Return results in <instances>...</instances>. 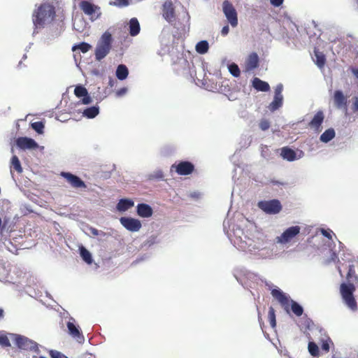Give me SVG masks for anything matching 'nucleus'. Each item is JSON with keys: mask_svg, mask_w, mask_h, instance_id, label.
I'll use <instances>...</instances> for the list:
<instances>
[{"mask_svg": "<svg viewBox=\"0 0 358 358\" xmlns=\"http://www.w3.org/2000/svg\"><path fill=\"white\" fill-rule=\"evenodd\" d=\"M223 228L231 243L239 250L245 252L257 259H274L279 254L274 248L266 247V240L263 234L255 230L251 224L250 228L244 231L239 226L231 224L229 220L223 222Z\"/></svg>", "mask_w": 358, "mask_h": 358, "instance_id": "obj_1", "label": "nucleus"}, {"mask_svg": "<svg viewBox=\"0 0 358 358\" xmlns=\"http://www.w3.org/2000/svg\"><path fill=\"white\" fill-rule=\"evenodd\" d=\"M55 15V8L50 3H43L36 8L33 13L34 34L36 33V30L44 28L50 24Z\"/></svg>", "mask_w": 358, "mask_h": 358, "instance_id": "obj_2", "label": "nucleus"}, {"mask_svg": "<svg viewBox=\"0 0 358 358\" xmlns=\"http://www.w3.org/2000/svg\"><path fill=\"white\" fill-rule=\"evenodd\" d=\"M112 35L108 31H105L97 42L95 48V58L101 61L110 52L112 44Z\"/></svg>", "mask_w": 358, "mask_h": 358, "instance_id": "obj_3", "label": "nucleus"}, {"mask_svg": "<svg viewBox=\"0 0 358 358\" xmlns=\"http://www.w3.org/2000/svg\"><path fill=\"white\" fill-rule=\"evenodd\" d=\"M355 287L352 284L343 283L341 285V294L342 299L345 306L352 311L357 310V301L354 297L353 292Z\"/></svg>", "mask_w": 358, "mask_h": 358, "instance_id": "obj_4", "label": "nucleus"}, {"mask_svg": "<svg viewBox=\"0 0 358 358\" xmlns=\"http://www.w3.org/2000/svg\"><path fill=\"white\" fill-rule=\"evenodd\" d=\"M12 338L15 341V345L20 349L33 351L37 354L40 353L38 345L27 337L18 334H11Z\"/></svg>", "mask_w": 358, "mask_h": 358, "instance_id": "obj_5", "label": "nucleus"}, {"mask_svg": "<svg viewBox=\"0 0 358 358\" xmlns=\"http://www.w3.org/2000/svg\"><path fill=\"white\" fill-rule=\"evenodd\" d=\"M80 8L90 17L91 21H95L101 15V8L90 1L84 0L79 3Z\"/></svg>", "mask_w": 358, "mask_h": 358, "instance_id": "obj_6", "label": "nucleus"}, {"mask_svg": "<svg viewBox=\"0 0 358 358\" xmlns=\"http://www.w3.org/2000/svg\"><path fill=\"white\" fill-rule=\"evenodd\" d=\"M301 231L299 226H292L286 229L280 236H278L275 238V241L278 244L286 245L290 243Z\"/></svg>", "mask_w": 358, "mask_h": 358, "instance_id": "obj_7", "label": "nucleus"}, {"mask_svg": "<svg viewBox=\"0 0 358 358\" xmlns=\"http://www.w3.org/2000/svg\"><path fill=\"white\" fill-rule=\"evenodd\" d=\"M68 333L71 337L79 344L85 343V337L78 324H76V320L69 317V321L66 322Z\"/></svg>", "mask_w": 358, "mask_h": 358, "instance_id": "obj_8", "label": "nucleus"}, {"mask_svg": "<svg viewBox=\"0 0 358 358\" xmlns=\"http://www.w3.org/2000/svg\"><path fill=\"white\" fill-rule=\"evenodd\" d=\"M257 206L264 213L269 215L277 214L280 213L282 209L281 203L277 199L260 201L258 202Z\"/></svg>", "mask_w": 358, "mask_h": 358, "instance_id": "obj_9", "label": "nucleus"}, {"mask_svg": "<svg viewBox=\"0 0 358 358\" xmlns=\"http://www.w3.org/2000/svg\"><path fill=\"white\" fill-rule=\"evenodd\" d=\"M222 11L228 22L233 27L238 25L237 12L233 4L228 0H225L222 3Z\"/></svg>", "mask_w": 358, "mask_h": 358, "instance_id": "obj_10", "label": "nucleus"}, {"mask_svg": "<svg viewBox=\"0 0 358 358\" xmlns=\"http://www.w3.org/2000/svg\"><path fill=\"white\" fill-rule=\"evenodd\" d=\"M194 169L192 163L187 161L180 162L178 164H173L171 167V171L173 169L178 175L187 176L191 174Z\"/></svg>", "mask_w": 358, "mask_h": 358, "instance_id": "obj_11", "label": "nucleus"}, {"mask_svg": "<svg viewBox=\"0 0 358 358\" xmlns=\"http://www.w3.org/2000/svg\"><path fill=\"white\" fill-rule=\"evenodd\" d=\"M120 222L125 229L130 231H138L142 226L140 220L132 217H122Z\"/></svg>", "mask_w": 358, "mask_h": 358, "instance_id": "obj_12", "label": "nucleus"}, {"mask_svg": "<svg viewBox=\"0 0 358 358\" xmlns=\"http://www.w3.org/2000/svg\"><path fill=\"white\" fill-rule=\"evenodd\" d=\"M334 102L338 109L348 110V96L341 90H336L334 94Z\"/></svg>", "mask_w": 358, "mask_h": 358, "instance_id": "obj_13", "label": "nucleus"}, {"mask_svg": "<svg viewBox=\"0 0 358 358\" xmlns=\"http://www.w3.org/2000/svg\"><path fill=\"white\" fill-rule=\"evenodd\" d=\"M61 176L74 188H86V185L78 176L69 172H62Z\"/></svg>", "mask_w": 358, "mask_h": 358, "instance_id": "obj_14", "label": "nucleus"}, {"mask_svg": "<svg viewBox=\"0 0 358 358\" xmlns=\"http://www.w3.org/2000/svg\"><path fill=\"white\" fill-rule=\"evenodd\" d=\"M17 146L22 150H33L38 148V144L33 138L19 137L16 140Z\"/></svg>", "mask_w": 358, "mask_h": 358, "instance_id": "obj_15", "label": "nucleus"}, {"mask_svg": "<svg viewBox=\"0 0 358 358\" xmlns=\"http://www.w3.org/2000/svg\"><path fill=\"white\" fill-rule=\"evenodd\" d=\"M272 296L284 307V309L289 313V298L281 289L274 288L271 290Z\"/></svg>", "mask_w": 358, "mask_h": 358, "instance_id": "obj_16", "label": "nucleus"}, {"mask_svg": "<svg viewBox=\"0 0 358 358\" xmlns=\"http://www.w3.org/2000/svg\"><path fill=\"white\" fill-rule=\"evenodd\" d=\"M162 16L169 23L175 20V10L171 1H167L163 4Z\"/></svg>", "mask_w": 358, "mask_h": 358, "instance_id": "obj_17", "label": "nucleus"}, {"mask_svg": "<svg viewBox=\"0 0 358 358\" xmlns=\"http://www.w3.org/2000/svg\"><path fill=\"white\" fill-rule=\"evenodd\" d=\"M324 115L322 110L317 111L311 121L309 122V127L313 129L316 133L322 131V124L324 122Z\"/></svg>", "mask_w": 358, "mask_h": 358, "instance_id": "obj_18", "label": "nucleus"}, {"mask_svg": "<svg viewBox=\"0 0 358 358\" xmlns=\"http://www.w3.org/2000/svg\"><path fill=\"white\" fill-rule=\"evenodd\" d=\"M137 214L141 217H150L152 215L153 210L151 206L146 203H139L136 206Z\"/></svg>", "mask_w": 358, "mask_h": 358, "instance_id": "obj_19", "label": "nucleus"}, {"mask_svg": "<svg viewBox=\"0 0 358 358\" xmlns=\"http://www.w3.org/2000/svg\"><path fill=\"white\" fill-rule=\"evenodd\" d=\"M338 271L341 276L343 275V272H347V279L351 280L355 275L354 265L348 263L343 264L342 266L338 265Z\"/></svg>", "mask_w": 358, "mask_h": 358, "instance_id": "obj_20", "label": "nucleus"}, {"mask_svg": "<svg viewBox=\"0 0 358 358\" xmlns=\"http://www.w3.org/2000/svg\"><path fill=\"white\" fill-rule=\"evenodd\" d=\"M252 87L259 92H268L270 86L268 83L258 78H253L252 81Z\"/></svg>", "mask_w": 358, "mask_h": 358, "instance_id": "obj_21", "label": "nucleus"}, {"mask_svg": "<svg viewBox=\"0 0 358 358\" xmlns=\"http://www.w3.org/2000/svg\"><path fill=\"white\" fill-rule=\"evenodd\" d=\"M259 65V57L257 53H251L246 61L247 71H252L257 68Z\"/></svg>", "mask_w": 358, "mask_h": 358, "instance_id": "obj_22", "label": "nucleus"}, {"mask_svg": "<svg viewBox=\"0 0 358 358\" xmlns=\"http://www.w3.org/2000/svg\"><path fill=\"white\" fill-rule=\"evenodd\" d=\"M134 202L131 199H121L116 206V209L119 212H124L134 206Z\"/></svg>", "mask_w": 358, "mask_h": 358, "instance_id": "obj_23", "label": "nucleus"}, {"mask_svg": "<svg viewBox=\"0 0 358 358\" xmlns=\"http://www.w3.org/2000/svg\"><path fill=\"white\" fill-rule=\"evenodd\" d=\"M280 155L284 159L289 162H293L298 159L295 151L287 147L281 149Z\"/></svg>", "mask_w": 358, "mask_h": 358, "instance_id": "obj_24", "label": "nucleus"}, {"mask_svg": "<svg viewBox=\"0 0 358 358\" xmlns=\"http://www.w3.org/2000/svg\"><path fill=\"white\" fill-rule=\"evenodd\" d=\"M140 24L136 17L131 18L129 22V31L131 36H135L140 32Z\"/></svg>", "mask_w": 358, "mask_h": 358, "instance_id": "obj_25", "label": "nucleus"}, {"mask_svg": "<svg viewBox=\"0 0 358 358\" xmlns=\"http://www.w3.org/2000/svg\"><path fill=\"white\" fill-rule=\"evenodd\" d=\"M115 75L120 80H125L129 75L128 68L124 64L118 65L115 71Z\"/></svg>", "mask_w": 358, "mask_h": 358, "instance_id": "obj_26", "label": "nucleus"}, {"mask_svg": "<svg viewBox=\"0 0 358 358\" xmlns=\"http://www.w3.org/2000/svg\"><path fill=\"white\" fill-rule=\"evenodd\" d=\"M80 255L83 260L87 264H91L93 262L92 254L84 246L81 245L79 248Z\"/></svg>", "mask_w": 358, "mask_h": 358, "instance_id": "obj_27", "label": "nucleus"}, {"mask_svg": "<svg viewBox=\"0 0 358 358\" xmlns=\"http://www.w3.org/2000/svg\"><path fill=\"white\" fill-rule=\"evenodd\" d=\"M335 131L334 129L330 128L327 129L324 133H322L320 137V140L322 143H328L331 141L335 137Z\"/></svg>", "mask_w": 358, "mask_h": 358, "instance_id": "obj_28", "label": "nucleus"}, {"mask_svg": "<svg viewBox=\"0 0 358 358\" xmlns=\"http://www.w3.org/2000/svg\"><path fill=\"white\" fill-rule=\"evenodd\" d=\"M283 97L275 96L273 101L269 104L268 108L270 111L274 112L282 106Z\"/></svg>", "mask_w": 358, "mask_h": 358, "instance_id": "obj_29", "label": "nucleus"}, {"mask_svg": "<svg viewBox=\"0 0 358 358\" xmlns=\"http://www.w3.org/2000/svg\"><path fill=\"white\" fill-rule=\"evenodd\" d=\"M99 113V106H91L89 108H85L83 114L85 117L87 118H94Z\"/></svg>", "mask_w": 358, "mask_h": 358, "instance_id": "obj_30", "label": "nucleus"}, {"mask_svg": "<svg viewBox=\"0 0 358 358\" xmlns=\"http://www.w3.org/2000/svg\"><path fill=\"white\" fill-rule=\"evenodd\" d=\"M208 49L209 44L208 42L206 40L198 42L195 46L196 51L201 55H204L208 52Z\"/></svg>", "mask_w": 358, "mask_h": 358, "instance_id": "obj_31", "label": "nucleus"}, {"mask_svg": "<svg viewBox=\"0 0 358 358\" xmlns=\"http://www.w3.org/2000/svg\"><path fill=\"white\" fill-rule=\"evenodd\" d=\"M291 302V310L294 315L300 317L303 315V307L294 300H290Z\"/></svg>", "mask_w": 358, "mask_h": 358, "instance_id": "obj_32", "label": "nucleus"}, {"mask_svg": "<svg viewBox=\"0 0 358 358\" xmlns=\"http://www.w3.org/2000/svg\"><path fill=\"white\" fill-rule=\"evenodd\" d=\"M308 352L315 357H320V350L317 345L313 341H309L308 344Z\"/></svg>", "mask_w": 358, "mask_h": 358, "instance_id": "obj_33", "label": "nucleus"}, {"mask_svg": "<svg viewBox=\"0 0 358 358\" xmlns=\"http://www.w3.org/2000/svg\"><path fill=\"white\" fill-rule=\"evenodd\" d=\"M91 48H92L91 45H90L87 43L83 42L78 45H74L72 48V50H73V51H76L78 49V50H80L82 52L85 53V52H88Z\"/></svg>", "mask_w": 358, "mask_h": 358, "instance_id": "obj_34", "label": "nucleus"}, {"mask_svg": "<svg viewBox=\"0 0 358 358\" xmlns=\"http://www.w3.org/2000/svg\"><path fill=\"white\" fill-rule=\"evenodd\" d=\"M229 73L235 78L240 76L241 71L238 66L235 63H231L228 66Z\"/></svg>", "mask_w": 358, "mask_h": 358, "instance_id": "obj_35", "label": "nucleus"}, {"mask_svg": "<svg viewBox=\"0 0 358 358\" xmlns=\"http://www.w3.org/2000/svg\"><path fill=\"white\" fill-rule=\"evenodd\" d=\"M322 350L325 352H328L330 350V346H334V343L329 337L326 339H322Z\"/></svg>", "mask_w": 358, "mask_h": 358, "instance_id": "obj_36", "label": "nucleus"}, {"mask_svg": "<svg viewBox=\"0 0 358 358\" xmlns=\"http://www.w3.org/2000/svg\"><path fill=\"white\" fill-rule=\"evenodd\" d=\"M11 164L15 170L18 173L22 172V168L21 166L20 162L16 155H13L11 159Z\"/></svg>", "mask_w": 358, "mask_h": 358, "instance_id": "obj_37", "label": "nucleus"}, {"mask_svg": "<svg viewBox=\"0 0 358 358\" xmlns=\"http://www.w3.org/2000/svg\"><path fill=\"white\" fill-rule=\"evenodd\" d=\"M315 55L316 57V64L320 68H322L324 65V63H325L324 55L318 51H315Z\"/></svg>", "mask_w": 358, "mask_h": 358, "instance_id": "obj_38", "label": "nucleus"}, {"mask_svg": "<svg viewBox=\"0 0 358 358\" xmlns=\"http://www.w3.org/2000/svg\"><path fill=\"white\" fill-rule=\"evenodd\" d=\"M87 93H88V92H87V89L82 85L76 86L74 90V94L78 98H80V97L84 96L85 95H87Z\"/></svg>", "mask_w": 358, "mask_h": 358, "instance_id": "obj_39", "label": "nucleus"}, {"mask_svg": "<svg viewBox=\"0 0 358 358\" xmlns=\"http://www.w3.org/2000/svg\"><path fill=\"white\" fill-rule=\"evenodd\" d=\"M31 127L38 134H42L43 133L45 125L42 122H33L31 123Z\"/></svg>", "mask_w": 358, "mask_h": 358, "instance_id": "obj_40", "label": "nucleus"}, {"mask_svg": "<svg viewBox=\"0 0 358 358\" xmlns=\"http://www.w3.org/2000/svg\"><path fill=\"white\" fill-rule=\"evenodd\" d=\"M268 317V320H269L270 324H271V327L275 328L276 326V320H275V310L273 307L269 308Z\"/></svg>", "mask_w": 358, "mask_h": 358, "instance_id": "obj_41", "label": "nucleus"}, {"mask_svg": "<svg viewBox=\"0 0 358 358\" xmlns=\"http://www.w3.org/2000/svg\"><path fill=\"white\" fill-rule=\"evenodd\" d=\"M85 27V22L81 19H79L78 20H75V22L73 23L74 29L80 33H82L84 31Z\"/></svg>", "mask_w": 358, "mask_h": 358, "instance_id": "obj_42", "label": "nucleus"}, {"mask_svg": "<svg viewBox=\"0 0 358 358\" xmlns=\"http://www.w3.org/2000/svg\"><path fill=\"white\" fill-rule=\"evenodd\" d=\"M164 178V173L161 170H157L149 175L150 180H162Z\"/></svg>", "mask_w": 358, "mask_h": 358, "instance_id": "obj_43", "label": "nucleus"}, {"mask_svg": "<svg viewBox=\"0 0 358 358\" xmlns=\"http://www.w3.org/2000/svg\"><path fill=\"white\" fill-rule=\"evenodd\" d=\"M0 345L3 347L10 346V343L7 336L1 333H0Z\"/></svg>", "mask_w": 358, "mask_h": 358, "instance_id": "obj_44", "label": "nucleus"}, {"mask_svg": "<svg viewBox=\"0 0 358 358\" xmlns=\"http://www.w3.org/2000/svg\"><path fill=\"white\" fill-rule=\"evenodd\" d=\"M50 355L51 358H68L65 355L62 354V352L57 350H50Z\"/></svg>", "mask_w": 358, "mask_h": 358, "instance_id": "obj_45", "label": "nucleus"}, {"mask_svg": "<svg viewBox=\"0 0 358 358\" xmlns=\"http://www.w3.org/2000/svg\"><path fill=\"white\" fill-rule=\"evenodd\" d=\"M269 127H270V122L268 120H267L266 119L261 120V121L259 122V128L262 131H266L269 129Z\"/></svg>", "mask_w": 358, "mask_h": 358, "instance_id": "obj_46", "label": "nucleus"}, {"mask_svg": "<svg viewBox=\"0 0 358 358\" xmlns=\"http://www.w3.org/2000/svg\"><path fill=\"white\" fill-rule=\"evenodd\" d=\"M282 90H283V85L282 84H278L275 88V92H274V96H280V97H283L282 94Z\"/></svg>", "mask_w": 358, "mask_h": 358, "instance_id": "obj_47", "label": "nucleus"}, {"mask_svg": "<svg viewBox=\"0 0 358 358\" xmlns=\"http://www.w3.org/2000/svg\"><path fill=\"white\" fill-rule=\"evenodd\" d=\"M92 101V99L90 97V96L89 95V94L87 93V95H85L84 96H83V99L80 101V102H78V104L80 103H81L84 105H87V104H90Z\"/></svg>", "mask_w": 358, "mask_h": 358, "instance_id": "obj_48", "label": "nucleus"}, {"mask_svg": "<svg viewBox=\"0 0 358 358\" xmlns=\"http://www.w3.org/2000/svg\"><path fill=\"white\" fill-rule=\"evenodd\" d=\"M320 232L324 236L327 237V238H329V239L332 238L331 234H333V231L331 230L320 229Z\"/></svg>", "mask_w": 358, "mask_h": 358, "instance_id": "obj_49", "label": "nucleus"}, {"mask_svg": "<svg viewBox=\"0 0 358 358\" xmlns=\"http://www.w3.org/2000/svg\"><path fill=\"white\" fill-rule=\"evenodd\" d=\"M156 243H157V236H151L148 238L145 245H148V246H151V245L155 244Z\"/></svg>", "mask_w": 358, "mask_h": 358, "instance_id": "obj_50", "label": "nucleus"}, {"mask_svg": "<svg viewBox=\"0 0 358 358\" xmlns=\"http://www.w3.org/2000/svg\"><path fill=\"white\" fill-rule=\"evenodd\" d=\"M61 33H62V30L57 29V30L54 32V34L52 36L48 35L46 39L48 41H52L55 38L58 37L61 34Z\"/></svg>", "mask_w": 358, "mask_h": 358, "instance_id": "obj_51", "label": "nucleus"}, {"mask_svg": "<svg viewBox=\"0 0 358 358\" xmlns=\"http://www.w3.org/2000/svg\"><path fill=\"white\" fill-rule=\"evenodd\" d=\"M284 0H270V3L274 7H279L283 3Z\"/></svg>", "mask_w": 358, "mask_h": 358, "instance_id": "obj_52", "label": "nucleus"}, {"mask_svg": "<svg viewBox=\"0 0 358 358\" xmlns=\"http://www.w3.org/2000/svg\"><path fill=\"white\" fill-rule=\"evenodd\" d=\"M127 92V87H122L120 90H118L116 92V95L117 96H122Z\"/></svg>", "mask_w": 358, "mask_h": 358, "instance_id": "obj_53", "label": "nucleus"}, {"mask_svg": "<svg viewBox=\"0 0 358 358\" xmlns=\"http://www.w3.org/2000/svg\"><path fill=\"white\" fill-rule=\"evenodd\" d=\"M117 1H118L117 3H113V4L115 6H120V7L126 6L129 4L127 0H117Z\"/></svg>", "mask_w": 358, "mask_h": 358, "instance_id": "obj_54", "label": "nucleus"}, {"mask_svg": "<svg viewBox=\"0 0 358 358\" xmlns=\"http://www.w3.org/2000/svg\"><path fill=\"white\" fill-rule=\"evenodd\" d=\"M352 110L354 112H358V97H354V101L352 103Z\"/></svg>", "mask_w": 358, "mask_h": 358, "instance_id": "obj_55", "label": "nucleus"}, {"mask_svg": "<svg viewBox=\"0 0 358 358\" xmlns=\"http://www.w3.org/2000/svg\"><path fill=\"white\" fill-rule=\"evenodd\" d=\"M90 232L94 235V236H99L100 234H104L103 232L102 231H99L98 229H95V228H92V227H90Z\"/></svg>", "mask_w": 358, "mask_h": 358, "instance_id": "obj_56", "label": "nucleus"}, {"mask_svg": "<svg viewBox=\"0 0 358 358\" xmlns=\"http://www.w3.org/2000/svg\"><path fill=\"white\" fill-rule=\"evenodd\" d=\"M229 27L228 25L224 26L221 30V34L223 36H227L229 34Z\"/></svg>", "mask_w": 358, "mask_h": 358, "instance_id": "obj_57", "label": "nucleus"}, {"mask_svg": "<svg viewBox=\"0 0 358 358\" xmlns=\"http://www.w3.org/2000/svg\"><path fill=\"white\" fill-rule=\"evenodd\" d=\"M350 70H351L352 74L354 75V76L357 79H358V67L352 66L350 68Z\"/></svg>", "mask_w": 358, "mask_h": 358, "instance_id": "obj_58", "label": "nucleus"}, {"mask_svg": "<svg viewBox=\"0 0 358 358\" xmlns=\"http://www.w3.org/2000/svg\"><path fill=\"white\" fill-rule=\"evenodd\" d=\"M201 194L198 192H193L190 194V196L192 198L198 199L200 197Z\"/></svg>", "mask_w": 358, "mask_h": 358, "instance_id": "obj_59", "label": "nucleus"}, {"mask_svg": "<svg viewBox=\"0 0 358 358\" xmlns=\"http://www.w3.org/2000/svg\"><path fill=\"white\" fill-rule=\"evenodd\" d=\"M306 328L310 329V324H312V321L310 319H306L304 322Z\"/></svg>", "mask_w": 358, "mask_h": 358, "instance_id": "obj_60", "label": "nucleus"}, {"mask_svg": "<svg viewBox=\"0 0 358 358\" xmlns=\"http://www.w3.org/2000/svg\"><path fill=\"white\" fill-rule=\"evenodd\" d=\"M3 310L0 308V319L3 318Z\"/></svg>", "mask_w": 358, "mask_h": 358, "instance_id": "obj_61", "label": "nucleus"}, {"mask_svg": "<svg viewBox=\"0 0 358 358\" xmlns=\"http://www.w3.org/2000/svg\"><path fill=\"white\" fill-rule=\"evenodd\" d=\"M68 315H69V313L68 312H65V313H63L62 317H68Z\"/></svg>", "mask_w": 358, "mask_h": 358, "instance_id": "obj_62", "label": "nucleus"}, {"mask_svg": "<svg viewBox=\"0 0 358 358\" xmlns=\"http://www.w3.org/2000/svg\"><path fill=\"white\" fill-rule=\"evenodd\" d=\"M6 220H4V223H3V228H4V227H5V226H6Z\"/></svg>", "mask_w": 358, "mask_h": 358, "instance_id": "obj_63", "label": "nucleus"}, {"mask_svg": "<svg viewBox=\"0 0 358 358\" xmlns=\"http://www.w3.org/2000/svg\"><path fill=\"white\" fill-rule=\"evenodd\" d=\"M38 358H46L45 357L41 356Z\"/></svg>", "mask_w": 358, "mask_h": 358, "instance_id": "obj_64", "label": "nucleus"}]
</instances>
